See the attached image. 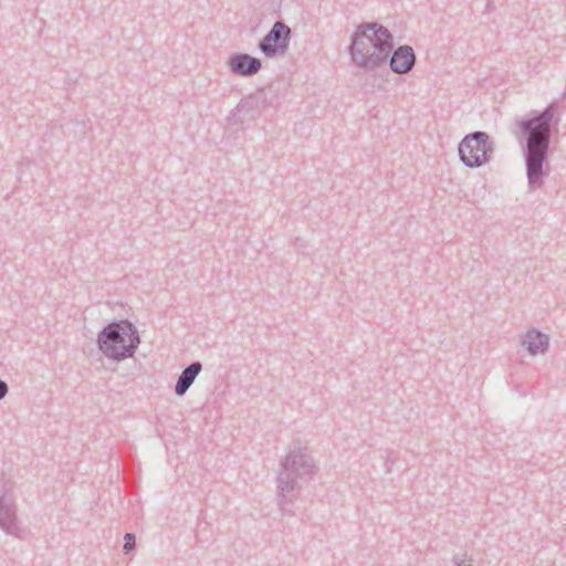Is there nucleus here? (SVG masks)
<instances>
[{
	"instance_id": "nucleus-1",
	"label": "nucleus",
	"mask_w": 566,
	"mask_h": 566,
	"mask_svg": "<svg viewBox=\"0 0 566 566\" xmlns=\"http://www.w3.org/2000/svg\"><path fill=\"white\" fill-rule=\"evenodd\" d=\"M556 112L557 103H551L542 112H532L527 118L517 122L526 140L523 156L530 191L542 188L549 174L548 149L553 125L558 123Z\"/></svg>"
},
{
	"instance_id": "nucleus-2",
	"label": "nucleus",
	"mask_w": 566,
	"mask_h": 566,
	"mask_svg": "<svg viewBox=\"0 0 566 566\" xmlns=\"http://www.w3.org/2000/svg\"><path fill=\"white\" fill-rule=\"evenodd\" d=\"M394 49V36L378 22H363L352 35L348 53L354 64L365 71L384 65Z\"/></svg>"
},
{
	"instance_id": "nucleus-3",
	"label": "nucleus",
	"mask_w": 566,
	"mask_h": 566,
	"mask_svg": "<svg viewBox=\"0 0 566 566\" xmlns=\"http://www.w3.org/2000/svg\"><path fill=\"white\" fill-rule=\"evenodd\" d=\"M316 470L315 460L307 448L294 449L281 460L276 476V497L281 511L297 499L300 480L312 479Z\"/></svg>"
},
{
	"instance_id": "nucleus-4",
	"label": "nucleus",
	"mask_w": 566,
	"mask_h": 566,
	"mask_svg": "<svg viewBox=\"0 0 566 566\" xmlns=\"http://www.w3.org/2000/svg\"><path fill=\"white\" fill-rule=\"evenodd\" d=\"M140 343L137 327L126 318L112 321L97 335L98 350L114 361L134 357Z\"/></svg>"
},
{
	"instance_id": "nucleus-5",
	"label": "nucleus",
	"mask_w": 566,
	"mask_h": 566,
	"mask_svg": "<svg viewBox=\"0 0 566 566\" xmlns=\"http://www.w3.org/2000/svg\"><path fill=\"white\" fill-rule=\"evenodd\" d=\"M494 144L485 132L468 134L459 144L460 160L469 168H479L491 160Z\"/></svg>"
},
{
	"instance_id": "nucleus-6",
	"label": "nucleus",
	"mask_w": 566,
	"mask_h": 566,
	"mask_svg": "<svg viewBox=\"0 0 566 566\" xmlns=\"http://www.w3.org/2000/svg\"><path fill=\"white\" fill-rule=\"evenodd\" d=\"M0 528L8 535L22 538V528L17 515L13 482L0 480Z\"/></svg>"
},
{
	"instance_id": "nucleus-7",
	"label": "nucleus",
	"mask_w": 566,
	"mask_h": 566,
	"mask_svg": "<svg viewBox=\"0 0 566 566\" xmlns=\"http://www.w3.org/2000/svg\"><path fill=\"white\" fill-rule=\"evenodd\" d=\"M291 38V28L281 20L275 21L265 36L260 40L258 49L266 57L284 54L289 50Z\"/></svg>"
},
{
	"instance_id": "nucleus-8",
	"label": "nucleus",
	"mask_w": 566,
	"mask_h": 566,
	"mask_svg": "<svg viewBox=\"0 0 566 566\" xmlns=\"http://www.w3.org/2000/svg\"><path fill=\"white\" fill-rule=\"evenodd\" d=\"M264 109H266L265 105L254 91L239 102L232 113V117L234 118V123L244 125L253 120Z\"/></svg>"
},
{
	"instance_id": "nucleus-9",
	"label": "nucleus",
	"mask_w": 566,
	"mask_h": 566,
	"mask_svg": "<svg viewBox=\"0 0 566 566\" xmlns=\"http://www.w3.org/2000/svg\"><path fill=\"white\" fill-rule=\"evenodd\" d=\"M227 65L232 74L251 77L261 71L262 61L248 53H234L229 57Z\"/></svg>"
},
{
	"instance_id": "nucleus-10",
	"label": "nucleus",
	"mask_w": 566,
	"mask_h": 566,
	"mask_svg": "<svg viewBox=\"0 0 566 566\" xmlns=\"http://www.w3.org/2000/svg\"><path fill=\"white\" fill-rule=\"evenodd\" d=\"M390 70L395 74H407L416 65V53L411 45L403 44L392 50L391 55L388 57Z\"/></svg>"
},
{
	"instance_id": "nucleus-11",
	"label": "nucleus",
	"mask_w": 566,
	"mask_h": 566,
	"mask_svg": "<svg viewBox=\"0 0 566 566\" xmlns=\"http://www.w3.org/2000/svg\"><path fill=\"white\" fill-rule=\"evenodd\" d=\"M530 355L545 354L549 347V337L538 329H531L525 333L521 342Z\"/></svg>"
},
{
	"instance_id": "nucleus-12",
	"label": "nucleus",
	"mask_w": 566,
	"mask_h": 566,
	"mask_svg": "<svg viewBox=\"0 0 566 566\" xmlns=\"http://www.w3.org/2000/svg\"><path fill=\"white\" fill-rule=\"evenodd\" d=\"M202 370V364L200 361H192L188 365L179 375L177 382L175 385V394L179 397L184 396L191 385L195 382L196 378Z\"/></svg>"
},
{
	"instance_id": "nucleus-13",
	"label": "nucleus",
	"mask_w": 566,
	"mask_h": 566,
	"mask_svg": "<svg viewBox=\"0 0 566 566\" xmlns=\"http://www.w3.org/2000/svg\"><path fill=\"white\" fill-rule=\"evenodd\" d=\"M280 86V83H270L269 85L255 91L266 108L276 107L280 104L282 97Z\"/></svg>"
},
{
	"instance_id": "nucleus-14",
	"label": "nucleus",
	"mask_w": 566,
	"mask_h": 566,
	"mask_svg": "<svg viewBox=\"0 0 566 566\" xmlns=\"http://www.w3.org/2000/svg\"><path fill=\"white\" fill-rule=\"evenodd\" d=\"M136 546V537L133 533H126L124 535V545L123 551L125 554L130 553L133 549H135Z\"/></svg>"
},
{
	"instance_id": "nucleus-15",
	"label": "nucleus",
	"mask_w": 566,
	"mask_h": 566,
	"mask_svg": "<svg viewBox=\"0 0 566 566\" xmlns=\"http://www.w3.org/2000/svg\"><path fill=\"white\" fill-rule=\"evenodd\" d=\"M454 566H473V559L467 555H455L453 557Z\"/></svg>"
},
{
	"instance_id": "nucleus-16",
	"label": "nucleus",
	"mask_w": 566,
	"mask_h": 566,
	"mask_svg": "<svg viewBox=\"0 0 566 566\" xmlns=\"http://www.w3.org/2000/svg\"><path fill=\"white\" fill-rule=\"evenodd\" d=\"M9 392V386L8 384L0 378V400H2L3 398H6V396L8 395Z\"/></svg>"
},
{
	"instance_id": "nucleus-17",
	"label": "nucleus",
	"mask_w": 566,
	"mask_h": 566,
	"mask_svg": "<svg viewBox=\"0 0 566 566\" xmlns=\"http://www.w3.org/2000/svg\"><path fill=\"white\" fill-rule=\"evenodd\" d=\"M395 463V460H391L390 459V454L388 453L387 455V461H386V465H387V472H390V464H394Z\"/></svg>"
}]
</instances>
